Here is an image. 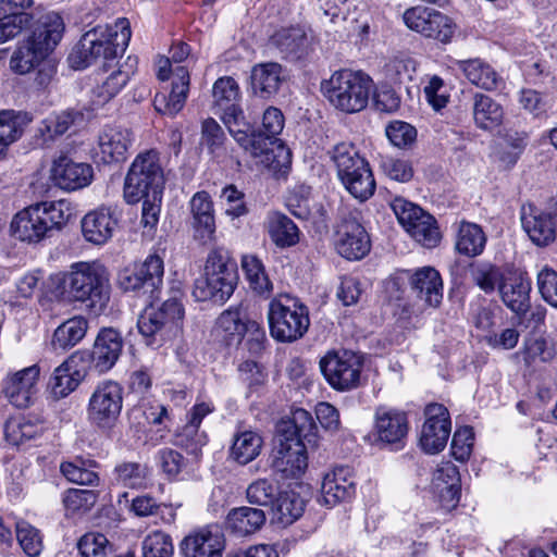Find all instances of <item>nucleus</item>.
Here are the masks:
<instances>
[{"mask_svg": "<svg viewBox=\"0 0 557 557\" xmlns=\"http://www.w3.org/2000/svg\"><path fill=\"white\" fill-rule=\"evenodd\" d=\"M267 230L271 240L280 248L295 246L299 242V230L287 215L272 212L267 219Z\"/></svg>", "mask_w": 557, "mask_h": 557, "instance_id": "43", "label": "nucleus"}, {"mask_svg": "<svg viewBox=\"0 0 557 557\" xmlns=\"http://www.w3.org/2000/svg\"><path fill=\"white\" fill-rule=\"evenodd\" d=\"M164 172L157 150L139 153L133 161L124 184V198L127 203H136L148 195L162 194Z\"/></svg>", "mask_w": 557, "mask_h": 557, "instance_id": "10", "label": "nucleus"}, {"mask_svg": "<svg viewBox=\"0 0 557 557\" xmlns=\"http://www.w3.org/2000/svg\"><path fill=\"white\" fill-rule=\"evenodd\" d=\"M263 440L257 432H239L234 435L231 457L239 465H247L260 455Z\"/></svg>", "mask_w": 557, "mask_h": 557, "instance_id": "45", "label": "nucleus"}, {"mask_svg": "<svg viewBox=\"0 0 557 557\" xmlns=\"http://www.w3.org/2000/svg\"><path fill=\"white\" fill-rule=\"evenodd\" d=\"M16 540L28 557H37L42 550L39 531L26 521L16 523Z\"/></svg>", "mask_w": 557, "mask_h": 557, "instance_id": "58", "label": "nucleus"}, {"mask_svg": "<svg viewBox=\"0 0 557 557\" xmlns=\"http://www.w3.org/2000/svg\"><path fill=\"white\" fill-rule=\"evenodd\" d=\"M531 283L521 273H510L499 284L503 302L516 314H524L531 307Z\"/></svg>", "mask_w": 557, "mask_h": 557, "instance_id": "30", "label": "nucleus"}, {"mask_svg": "<svg viewBox=\"0 0 557 557\" xmlns=\"http://www.w3.org/2000/svg\"><path fill=\"white\" fill-rule=\"evenodd\" d=\"M432 490L441 507L454 509L460 498V475L458 468L450 461L441 462L433 473Z\"/></svg>", "mask_w": 557, "mask_h": 557, "instance_id": "23", "label": "nucleus"}, {"mask_svg": "<svg viewBox=\"0 0 557 557\" xmlns=\"http://www.w3.org/2000/svg\"><path fill=\"white\" fill-rule=\"evenodd\" d=\"M242 269L250 287L259 295H269L272 290V283L265 274L264 267L256 256L246 255L242 259Z\"/></svg>", "mask_w": 557, "mask_h": 557, "instance_id": "48", "label": "nucleus"}, {"mask_svg": "<svg viewBox=\"0 0 557 557\" xmlns=\"http://www.w3.org/2000/svg\"><path fill=\"white\" fill-rule=\"evenodd\" d=\"M315 430L311 413L302 408H297L292 412L290 419L278 424L276 436L311 443L315 436Z\"/></svg>", "mask_w": 557, "mask_h": 557, "instance_id": "39", "label": "nucleus"}, {"mask_svg": "<svg viewBox=\"0 0 557 557\" xmlns=\"http://www.w3.org/2000/svg\"><path fill=\"white\" fill-rule=\"evenodd\" d=\"M336 251L347 260H360L371 249L366 228L354 218L344 219L336 231Z\"/></svg>", "mask_w": 557, "mask_h": 557, "instance_id": "21", "label": "nucleus"}, {"mask_svg": "<svg viewBox=\"0 0 557 557\" xmlns=\"http://www.w3.org/2000/svg\"><path fill=\"white\" fill-rule=\"evenodd\" d=\"M24 119L14 110L0 111V146L8 147L16 141L24 131Z\"/></svg>", "mask_w": 557, "mask_h": 557, "instance_id": "55", "label": "nucleus"}, {"mask_svg": "<svg viewBox=\"0 0 557 557\" xmlns=\"http://www.w3.org/2000/svg\"><path fill=\"white\" fill-rule=\"evenodd\" d=\"M50 178L60 189L74 191L91 184L94 169L87 162H78L67 154H60L52 162Z\"/></svg>", "mask_w": 557, "mask_h": 557, "instance_id": "18", "label": "nucleus"}, {"mask_svg": "<svg viewBox=\"0 0 557 557\" xmlns=\"http://www.w3.org/2000/svg\"><path fill=\"white\" fill-rule=\"evenodd\" d=\"M271 467L283 479L300 478L308 467L306 444L299 440L276 436Z\"/></svg>", "mask_w": 557, "mask_h": 557, "instance_id": "15", "label": "nucleus"}, {"mask_svg": "<svg viewBox=\"0 0 557 557\" xmlns=\"http://www.w3.org/2000/svg\"><path fill=\"white\" fill-rule=\"evenodd\" d=\"M190 54V48L185 42H176L170 50V58H160L158 61L157 76L160 81H166L174 74L175 67H172V63L184 62Z\"/></svg>", "mask_w": 557, "mask_h": 557, "instance_id": "60", "label": "nucleus"}, {"mask_svg": "<svg viewBox=\"0 0 557 557\" xmlns=\"http://www.w3.org/2000/svg\"><path fill=\"white\" fill-rule=\"evenodd\" d=\"M87 356L85 352H74L63 363L54 369L50 380L51 392L55 398L66 397L74 392L85 379L87 371L78 368L79 358Z\"/></svg>", "mask_w": 557, "mask_h": 557, "instance_id": "26", "label": "nucleus"}, {"mask_svg": "<svg viewBox=\"0 0 557 557\" xmlns=\"http://www.w3.org/2000/svg\"><path fill=\"white\" fill-rule=\"evenodd\" d=\"M321 89L334 108L345 113H356L368 104L371 79L361 72L341 70L324 81Z\"/></svg>", "mask_w": 557, "mask_h": 557, "instance_id": "7", "label": "nucleus"}, {"mask_svg": "<svg viewBox=\"0 0 557 557\" xmlns=\"http://www.w3.org/2000/svg\"><path fill=\"white\" fill-rule=\"evenodd\" d=\"M337 175L356 199L364 201L375 190V181L369 163L350 143H339L330 151Z\"/></svg>", "mask_w": 557, "mask_h": 557, "instance_id": "8", "label": "nucleus"}, {"mask_svg": "<svg viewBox=\"0 0 557 557\" xmlns=\"http://www.w3.org/2000/svg\"><path fill=\"white\" fill-rule=\"evenodd\" d=\"M184 315L183 304L173 297L159 308L147 307L138 318V331L146 337L147 345L161 347L181 336Z\"/></svg>", "mask_w": 557, "mask_h": 557, "instance_id": "6", "label": "nucleus"}, {"mask_svg": "<svg viewBox=\"0 0 557 557\" xmlns=\"http://www.w3.org/2000/svg\"><path fill=\"white\" fill-rule=\"evenodd\" d=\"M268 319L272 337L282 343L301 338L310 325L307 307L288 295H281L270 302Z\"/></svg>", "mask_w": 557, "mask_h": 557, "instance_id": "9", "label": "nucleus"}, {"mask_svg": "<svg viewBox=\"0 0 557 557\" xmlns=\"http://www.w3.org/2000/svg\"><path fill=\"white\" fill-rule=\"evenodd\" d=\"M123 349L121 334L112 329H102L94 343L92 350L86 351L87 356L81 357V362H90V366L99 373L111 370L119 360Z\"/></svg>", "mask_w": 557, "mask_h": 557, "instance_id": "19", "label": "nucleus"}, {"mask_svg": "<svg viewBox=\"0 0 557 557\" xmlns=\"http://www.w3.org/2000/svg\"><path fill=\"white\" fill-rule=\"evenodd\" d=\"M458 67L472 85L483 90L494 91L504 85L502 76L482 59L459 61Z\"/></svg>", "mask_w": 557, "mask_h": 557, "instance_id": "35", "label": "nucleus"}, {"mask_svg": "<svg viewBox=\"0 0 557 557\" xmlns=\"http://www.w3.org/2000/svg\"><path fill=\"white\" fill-rule=\"evenodd\" d=\"M320 368L329 384L337 391H349L360 384L362 362L350 350L327 352L320 360Z\"/></svg>", "mask_w": 557, "mask_h": 557, "instance_id": "13", "label": "nucleus"}, {"mask_svg": "<svg viewBox=\"0 0 557 557\" xmlns=\"http://www.w3.org/2000/svg\"><path fill=\"white\" fill-rule=\"evenodd\" d=\"M265 522L262 509L247 506L232 509L226 517V527L237 535H248L259 530Z\"/></svg>", "mask_w": 557, "mask_h": 557, "instance_id": "42", "label": "nucleus"}, {"mask_svg": "<svg viewBox=\"0 0 557 557\" xmlns=\"http://www.w3.org/2000/svg\"><path fill=\"white\" fill-rule=\"evenodd\" d=\"M63 286L73 300L89 301L95 313H100L109 301V273L99 262L72 264L63 276Z\"/></svg>", "mask_w": 557, "mask_h": 557, "instance_id": "5", "label": "nucleus"}, {"mask_svg": "<svg viewBox=\"0 0 557 557\" xmlns=\"http://www.w3.org/2000/svg\"><path fill=\"white\" fill-rule=\"evenodd\" d=\"M250 82L253 94L268 99L280 88L282 66L273 62L257 64L251 70Z\"/></svg>", "mask_w": 557, "mask_h": 557, "instance_id": "38", "label": "nucleus"}, {"mask_svg": "<svg viewBox=\"0 0 557 557\" xmlns=\"http://www.w3.org/2000/svg\"><path fill=\"white\" fill-rule=\"evenodd\" d=\"M246 313L240 307L224 310L215 321L214 332L227 344L240 343L245 337Z\"/></svg>", "mask_w": 557, "mask_h": 557, "instance_id": "41", "label": "nucleus"}, {"mask_svg": "<svg viewBox=\"0 0 557 557\" xmlns=\"http://www.w3.org/2000/svg\"><path fill=\"white\" fill-rule=\"evenodd\" d=\"M98 493L94 490L69 488L63 493L62 503L66 515H84L97 503Z\"/></svg>", "mask_w": 557, "mask_h": 557, "instance_id": "49", "label": "nucleus"}, {"mask_svg": "<svg viewBox=\"0 0 557 557\" xmlns=\"http://www.w3.org/2000/svg\"><path fill=\"white\" fill-rule=\"evenodd\" d=\"M356 485L348 467H337L322 481L321 496L324 504L335 506L355 494Z\"/></svg>", "mask_w": 557, "mask_h": 557, "instance_id": "31", "label": "nucleus"}, {"mask_svg": "<svg viewBox=\"0 0 557 557\" xmlns=\"http://www.w3.org/2000/svg\"><path fill=\"white\" fill-rule=\"evenodd\" d=\"M39 432L40 428L22 414L11 417L4 424L5 440L13 445L34 438Z\"/></svg>", "mask_w": 557, "mask_h": 557, "instance_id": "50", "label": "nucleus"}, {"mask_svg": "<svg viewBox=\"0 0 557 557\" xmlns=\"http://www.w3.org/2000/svg\"><path fill=\"white\" fill-rule=\"evenodd\" d=\"M408 233L416 242L426 248L436 247L441 240V233L436 221L429 213L423 215L419 223L413 224Z\"/></svg>", "mask_w": 557, "mask_h": 557, "instance_id": "56", "label": "nucleus"}, {"mask_svg": "<svg viewBox=\"0 0 557 557\" xmlns=\"http://www.w3.org/2000/svg\"><path fill=\"white\" fill-rule=\"evenodd\" d=\"M119 222V212L113 207H99L82 219L84 238L95 245L106 244L113 235Z\"/></svg>", "mask_w": 557, "mask_h": 557, "instance_id": "22", "label": "nucleus"}, {"mask_svg": "<svg viewBox=\"0 0 557 557\" xmlns=\"http://www.w3.org/2000/svg\"><path fill=\"white\" fill-rule=\"evenodd\" d=\"M131 27L126 18L113 25H97L87 30L69 55L71 66L82 70L99 60L111 61L122 55L131 39Z\"/></svg>", "mask_w": 557, "mask_h": 557, "instance_id": "1", "label": "nucleus"}, {"mask_svg": "<svg viewBox=\"0 0 557 557\" xmlns=\"http://www.w3.org/2000/svg\"><path fill=\"white\" fill-rule=\"evenodd\" d=\"M391 208L394 211L398 222L405 227L408 232L411 230L413 224L419 223L422 220L423 215H426L422 208L417 205L407 201L401 197H396L391 202Z\"/></svg>", "mask_w": 557, "mask_h": 557, "instance_id": "59", "label": "nucleus"}, {"mask_svg": "<svg viewBox=\"0 0 557 557\" xmlns=\"http://www.w3.org/2000/svg\"><path fill=\"white\" fill-rule=\"evenodd\" d=\"M108 547L107 536L98 532L84 534L77 543V548L83 557H104Z\"/></svg>", "mask_w": 557, "mask_h": 557, "instance_id": "61", "label": "nucleus"}, {"mask_svg": "<svg viewBox=\"0 0 557 557\" xmlns=\"http://www.w3.org/2000/svg\"><path fill=\"white\" fill-rule=\"evenodd\" d=\"M170 94L154 97V109L161 114L175 116L185 106L190 85V75L186 66L176 65L172 75Z\"/></svg>", "mask_w": 557, "mask_h": 557, "instance_id": "25", "label": "nucleus"}, {"mask_svg": "<svg viewBox=\"0 0 557 557\" xmlns=\"http://www.w3.org/2000/svg\"><path fill=\"white\" fill-rule=\"evenodd\" d=\"M307 37L298 27L284 28L272 37V44L285 54L297 53L306 44Z\"/></svg>", "mask_w": 557, "mask_h": 557, "instance_id": "57", "label": "nucleus"}, {"mask_svg": "<svg viewBox=\"0 0 557 557\" xmlns=\"http://www.w3.org/2000/svg\"><path fill=\"white\" fill-rule=\"evenodd\" d=\"M486 240L487 237L479 224L461 221L456 231L455 249L462 256L474 258L482 255Z\"/></svg>", "mask_w": 557, "mask_h": 557, "instance_id": "37", "label": "nucleus"}, {"mask_svg": "<svg viewBox=\"0 0 557 557\" xmlns=\"http://www.w3.org/2000/svg\"><path fill=\"white\" fill-rule=\"evenodd\" d=\"M123 407V388L114 381L99 383L88 401V420L100 429H110L120 417Z\"/></svg>", "mask_w": 557, "mask_h": 557, "instance_id": "12", "label": "nucleus"}, {"mask_svg": "<svg viewBox=\"0 0 557 557\" xmlns=\"http://www.w3.org/2000/svg\"><path fill=\"white\" fill-rule=\"evenodd\" d=\"M135 265L145 285V296L149 301L157 299L163 285V259L159 255L152 253L143 263Z\"/></svg>", "mask_w": 557, "mask_h": 557, "instance_id": "44", "label": "nucleus"}, {"mask_svg": "<svg viewBox=\"0 0 557 557\" xmlns=\"http://www.w3.org/2000/svg\"><path fill=\"white\" fill-rule=\"evenodd\" d=\"M191 230L194 239L202 245H209L215 239L216 224L214 206L209 193L197 191L189 200Z\"/></svg>", "mask_w": 557, "mask_h": 557, "instance_id": "20", "label": "nucleus"}, {"mask_svg": "<svg viewBox=\"0 0 557 557\" xmlns=\"http://www.w3.org/2000/svg\"><path fill=\"white\" fill-rule=\"evenodd\" d=\"M81 119L82 114L75 111H63L51 114L42 121L39 132L46 143L53 141L55 138L65 134L67 129Z\"/></svg>", "mask_w": 557, "mask_h": 557, "instance_id": "47", "label": "nucleus"}, {"mask_svg": "<svg viewBox=\"0 0 557 557\" xmlns=\"http://www.w3.org/2000/svg\"><path fill=\"white\" fill-rule=\"evenodd\" d=\"M205 271L220 294V304H223L234 293L237 281V265L230 251L224 247L211 249L207 256Z\"/></svg>", "mask_w": 557, "mask_h": 557, "instance_id": "17", "label": "nucleus"}, {"mask_svg": "<svg viewBox=\"0 0 557 557\" xmlns=\"http://www.w3.org/2000/svg\"><path fill=\"white\" fill-rule=\"evenodd\" d=\"M472 117L475 126L483 131H494L505 119L504 107L482 92H474L472 97Z\"/></svg>", "mask_w": 557, "mask_h": 557, "instance_id": "32", "label": "nucleus"}, {"mask_svg": "<svg viewBox=\"0 0 557 557\" xmlns=\"http://www.w3.org/2000/svg\"><path fill=\"white\" fill-rule=\"evenodd\" d=\"M136 59L131 57L112 71L100 84H98L92 92L97 104H104L114 98L128 83L131 76L135 73Z\"/></svg>", "mask_w": 557, "mask_h": 557, "instance_id": "36", "label": "nucleus"}, {"mask_svg": "<svg viewBox=\"0 0 557 557\" xmlns=\"http://www.w3.org/2000/svg\"><path fill=\"white\" fill-rule=\"evenodd\" d=\"M212 109L227 127L230 134L243 148H251L255 153L260 151V136H249L250 124L245 121L240 108V88L232 76L218 78L212 87Z\"/></svg>", "mask_w": 557, "mask_h": 557, "instance_id": "4", "label": "nucleus"}, {"mask_svg": "<svg viewBox=\"0 0 557 557\" xmlns=\"http://www.w3.org/2000/svg\"><path fill=\"white\" fill-rule=\"evenodd\" d=\"M63 32L64 23L60 14H45L32 35L16 47L10 60L11 70L17 74L30 72L55 48Z\"/></svg>", "mask_w": 557, "mask_h": 557, "instance_id": "3", "label": "nucleus"}, {"mask_svg": "<svg viewBox=\"0 0 557 557\" xmlns=\"http://www.w3.org/2000/svg\"><path fill=\"white\" fill-rule=\"evenodd\" d=\"M424 414L420 446L426 454H437L446 447L451 432L449 411L442 404H430L425 407Z\"/></svg>", "mask_w": 557, "mask_h": 557, "instance_id": "16", "label": "nucleus"}, {"mask_svg": "<svg viewBox=\"0 0 557 557\" xmlns=\"http://www.w3.org/2000/svg\"><path fill=\"white\" fill-rule=\"evenodd\" d=\"M520 354L528 367L539 362H547L554 356L553 351L547 348L546 342L543 338L527 339Z\"/></svg>", "mask_w": 557, "mask_h": 557, "instance_id": "63", "label": "nucleus"}, {"mask_svg": "<svg viewBox=\"0 0 557 557\" xmlns=\"http://www.w3.org/2000/svg\"><path fill=\"white\" fill-rule=\"evenodd\" d=\"M411 290L425 306L436 308L443 299V282L440 273L431 267L418 269L410 277Z\"/></svg>", "mask_w": 557, "mask_h": 557, "instance_id": "28", "label": "nucleus"}, {"mask_svg": "<svg viewBox=\"0 0 557 557\" xmlns=\"http://www.w3.org/2000/svg\"><path fill=\"white\" fill-rule=\"evenodd\" d=\"M408 418L406 412L381 406L374 414V430L377 438L386 444L399 445L408 433Z\"/></svg>", "mask_w": 557, "mask_h": 557, "instance_id": "24", "label": "nucleus"}, {"mask_svg": "<svg viewBox=\"0 0 557 557\" xmlns=\"http://www.w3.org/2000/svg\"><path fill=\"white\" fill-rule=\"evenodd\" d=\"M73 216L72 203L65 199L40 201L18 211L12 222L13 235L27 243H38L60 231Z\"/></svg>", "mask_w": 557, "mask_h": 557, "instance_id": "2", "label": "nucleus"}, {"mask_svg": "<svg viewBox=\"0 0 557 557\" xmlns=\"http://www.w3.org/2000/svg\"><path fill=\"white\" fill-rule=\"evenodd\" d=\"M537 288L542 298L557 308V271L545 267L537 273Z\"/></svg>", "mask_w": 557, "mask_h": 557, "instance_id": "64", "label": "nucleus"}, {"mask_svg": "<svg viewBox=\"0 0 557 557\" xmlns=\"http://www.w3.org/2000/svg\"><path fill=\"white\" fill-rule=\"evenodd\" d=\"M132 132L126 128H106L99 136V156L103 163L126 160Z\"/></svg>", "mask_w": 557, "mask_h": 557, "instance_id": "33", "label": "nucleus"}, {"mask_svg": "<svg viewBox=\"0 0 557 557\" xmlns=\"http://www.w3.org/2000/svg\"><path fill=\"white\" fill-rule=\"evenodd\" d=\"M181 549L184 557H222L224 539L219 531L205 528L187 535Z\"/></svg>", "mask_w": 557, "mask_h": 557, "instance_id": "29", "label": "nucleus"}, {"mask_svg": "<svg viewBox=\"0 0 557 557\" xmlns=\"http://www.w3.org/2000/svg\"><path fill=\"white\" fill-rule=\"evenodd\" d=\"M271 510L281 523L292 524L304 513L305 500L295 492H278Z\"/></svg>", "mask_w": 557, "mask_h": 557, "instance_id": "46", "label": "nucleus"}, {"mask_svg": "<svg viewBox=\"0 0 557 557\" xmlns=\"http://www.w3.org/2000/svg\"><path fill=\"white\" fill-rule=\"evenodd\" d=\"M147 475L148 467L139 462L123 461L114 468V480L124 487H141Z\"/></svg>", "mask_w": 557, "mask_h": 557, "instance_id": "53", "label": "nucleus"}, {"mask_svg": "<svg viewBox=\"0 0 557 557\" xmlns=\"http://www.w3.org/2000/svg\"><path fill=\"white\" fill-rule=\"evenodd\" d=\"M88 321L83 317H73L61 323L53 332L51 347L65 351L76 346L86 335Z\"/></svg>", "mask_w": 557, "mask_h": 557, "instance_id": "40", "label": "nucleus"}, {"mask_svg": "<svg viewBox=\"0 0 557 557\" xmlns=\"http://www.w3.org/2000/svg\"><path fill=\"white\" fill-rule=\"evenodd\" d=\"M403 18L411 30L442 44L450 42L457 29L455 22L446 14L420 5L406 10Z\"/></svg>", "mask_w": 557, "mask_h": 557, "instance_id": "14", "label": "nucleus"}, {"mask_svg": "<svg viewBox=\"0 0 557 557\" xmlns=\"http://www.w3.org/2000/svg\"><path fill=\"white\" fill-rule=\"evenodd\" d=\"M175 444L196 454L207 444V435L199 431V426L187 422L175 435Z\"/></svg>", "mask_w": 557, "mask_h": 557, "instance_id": "62", "label": "nucleus"}, {"mask_svg": "<svg viewBox=\"0 0 557 557\" xmlns=\"http://www.w3.org/2000/svg\"><path fill=\"white\" fill-rule=\"evenodd\" d=\"M471 276L476 286L484 293H493L504 281L502 270L490 262H479L472 267Z\"/></svg>", "mask_w": 557, "mask_h": 557, "instance_id": "54", "label": "nucleus"}, {"mask_svg": "<svg viewBox=\"0 0 557 557\" xmlns=\"http://www.w3.org/2000/svg\"><path fill=\"white\" fill-rule=\"evenodd\" d=\"M39 369L36 366L25 368L9 376L4 382V394L12 405L17 408L29 406L36 393Z\"/></svg>", "mask_w": 557, "mask_h": 557, "instance_id": "27", "label": "nucleus"}, {"mask_svg": "<svg viewBox=\"0 0 557 557\" xmlns=\"http://www.w3.org/2000/svg\"><path fill=\"white\" fill-rule=\"evenodd\" d=\"M141 554L143 557H173L172 536L161 530L148 533L141 541Z\"/></svg>", "mask_w": 557, "mask_h": 557, "instance_id": "51", "label": "nucleus"}, {"mask_svg": "<svg viewBox=\"0 0 557 557\" xmlns=\"http://www.w3.org/2000/svg\"><path fill=\"white\" fill-rule=\"evenodd\" d=\"M284 115L275 107H269L262 116V128L258 132L250 125L249 136H260V151L255 153L251 148H244L253 157L261 158V162L275 172H285L290 165V151L275 139L284 127Z\"/></svg>", "mask_w": 557, "mask_h": 557, "instance_id": "11", "label": "nucleus"}, {"mask_svg": "<svg viewBox=\"0 0 557 557\" xmlns=\"http://www.w3.org/2000/svg\"><path fill=\"white\" fill-rule=\"evenodd\" d=\"M522 227L529 238L539 247H545L556 239V223L544 211L531 209L522 213Z\"/></svg>", "mask_w": 557, "mask_h": 557, "instance_id": "34", "label": "nucleus"}, {"mask_svg": "<svg viewBox=\"0 0 557 557\" xmlns=\"http://www.w3.org/2000/svg\"><path fill=\"white\" fill-rule=\"evenodd\" d=\"M277 495L278 487L274 480L267 478L255 480L246 490L247 500L262 507H273Z\"/></svg>", "mask_w": 557, "mask_h": 557, "instance_id": "52", "label": "nucleus"}]
</instances>
